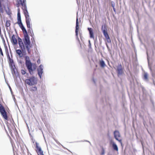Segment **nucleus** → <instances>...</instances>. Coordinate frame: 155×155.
Instances as JSON below:
<instances>
[{
    "instance_id": "2f4dec72",
    "label": "nucleus",
    "mask_w": 155,
    "mask_h": 155,
    "mask_svg": "<svg viewBox=\"0 0 155 155\" xmlns=\"http://www.w3.org/2000/svg\"><path fill=\"white\" fill-rule=\"evenodd\" d=\"M12 67H13V66H12Z\"/></svg>"
},
{
    "instance_id": "6e6552de",
    "label": "nucleus",
    "mask_w": 155,
    "mask_h": 155,
    "mask_svg": "<svg viewBox=\"0 0 155 155\" xmlns=\"http://www.w3.org/2000/svg\"><path fill=\"white\" fill-rule=\"evenodd\" d=\"M32 141L34 143H35L34 145L35 146L36 148V150L37 153L38 155H39V147L38 146V144L35 140H32Z\"/></svg>"
},
{
    "instance_id": "20e7f679",
    "label": "nucleus",
    "mask_w": 155,
    "mask_h": 155,
    "mask_svg": "<svg viewBox=\"0 0 155 155\" xmlns=\"http://www.w3.org/2000/svg\"><path fill=\"white\" fill-rule=\"evenodd\" d=\"M25 82L26 84L30 86H32L37 83L36 78L32 76L28 79H25Z\"/></svg>"
},
{
    "instance_id": "6ab92c4d",
    "label": "nucleus",
    "mask_w": 155,
    "mask_h": 155,
    "mask_svg": "<svg viewBox=\"0 0 155 155\" xmlns=\"http://www.w3.org/2000/svg\"><path fill=\"white\" fill-rule=\"evenodd\" d=\"M105 37L107 40V42L110 43L111 42L110 39L108 35Z\"/></svg>"
},
{
    "instance_id": "c85d7f7f",
    "label": "nucleus",
    "mask_w": 155,
    "mask_h": 155,
    "mask_svg": "<svg viewBox=\"0 0 155 155\" xmlns=\"http://www.w3.org/2000/svg\"><path fill=\"white\" fill-rule=\"evenodd\" d=\"M4 1V0H0V4H2V2Z\"/></svg>"
},
{
    "instance_id": "f8f14e48",
    "label": "nucleus",
    "mask_w": 155,
    "mask_h": 155,
    "mask_svg": "<svg viewBox=\"0 0 155 155\" xmlns=\"http://www.w3.org/2000/svg\"><path fill=\"white\" fill-rule=\"evenodd\" d=\"M111 143L112 145V147L113 149L117 151H118V148L117 145L113 141H111Z\"/></svg>"
},
{
    "instance_id": "f03ea898",
    "label": "nucleus",
    "mask_w": 155,
    "mask_h": 155,
    "mask_svg": "<svg viewBox=\"0 0 155 155\" xmlns=\"http://www.w3.org/2000/svg\"><path fill=\"white\" fill-rule=\"evenodd\" d=\"M20 2V4L18 1L17 3L16 4V6L17 7H19L20 4L22 6V9L23 11L24 14L25 15L26 18V22L27 27L28 28H30V18L29 17V13L27 9V7L26 5V0H19Z\"/></svg>"
},
{
    "instance_id": "dca6fc26",
    "label": "nucleus",
    "mask_w": 155,
    "mask_h": 155,
    "mask_svg": "<svg viewBox=\"0 0 155 155\" xmlns=\"http://www.w3.org/2000/svg\"><path fill=\"white\" fill-rule=\"evenodd\" d=\"M17 23L18 24L19 26L21 28H22V27H24L22 23L21 22V20L18 21H17Z\"/></svg>"
},
{
    "instance_id": "2eb2a0df",
    "label": "nucleus",
    "mask_w": 155,
    "mask_h": 155,
    "mask_svg": "<svg viewBox=\"0 0 155 155\" xmlns=\"http://www.w3.org/2000/svg\"><path fill=\"white\" fill-rule=\"evenodd\" d=\"M17 23L18 24L19 26L21 28H22V27H24L22 23L21 22V20L18 21H17Z\"/></svg>"
},
{
    "instance_id": "a878e982",
    "label": "nucleus",
    "mask_w": 155,
    "mask_h": 155,
    "mask_svg": "<svg viewBox=\"0 0 155 155\" xmlns=\"http://www.w3.org/2000/svg\"><path fill=\"white\" fill-rule=\"evenodd\" d=\"M39 153L41 155H44L43 152L41 150V149L39 148Z\"/></svg>"
},
{
    "instance_id": "ddd939ff",
    "label": "nucleus",
    "mask_w": 155,
    "mask_h": 155,
    "mask_svg": "<svg viewBox=\"0 0 155 155\" xmlns=\"http://www.w3.org/2000/svg\"><path fill=\"white\" fill-rule=\"evenodd\" d=\"M78 19L77 18L76 20V34L77 36L78 35Z\"/></svg>"
},
{
    "instance_id": "9d476101",
    "label": "nucleus",
    "mask_w": 155,
    "mask_h": 155,
    "mask_svg": "<svg viewBox=\"0 0 155 155\" xmlns=\"http://www.w3.org/2000/svg\"><path fill=\"white\" fill-rule=\"evenodd\" d=\"M88 29L89 32V34L90 35V37L91 38H94V35L93 34V30L91 28H88Z\"/></svg>"
},
{
    "instance_id": "0eeeda50",
    "label": "nucleus",
    "mask_w": 155,
    "mask_h": 155,
    "mask_svg": "<svg viewBox=\"0 0 155 155\" xmlns=\"http://www.w3.org/2000/svg\"><path fill=\"white\" fill-rule=\"evenodd\" d=\"M11 41L12 44L14 45H15L17 44V39L16 38V36L13 35L11 38Z\"/></svg>"
},
{
    "instance_id": "9b49d317",
    "label": "nucleus",
    "mask_w": 155,
    "mask_h": 155,
    "mask_svg": "<svg viewBox=\"0 0 155 155\" xmlns=\"http://www.w3.org/2000/svg\"><path fill=\"white\" fill-rule=\"evenodd\" d=\"M117 70L119 74H121L123 73L122 66L121 65H119L117 68Z\"/></svg>"
},
{
    "instance_id": "b1692460",
    "label": "nucleus",
    "mask_w": 155,
    "mask_h": 155,
    "mask_svg": "<svg viewBox=\"0 0 155 155\" xmlns=\"http://www.w3.org/2000/svg\"><path fill=\"white\" fill-rule=\"evenodd\" d=\"M144 78L145 79L147 80L148 79V74L146 73H145L144 74Z\"/></svg>"
},
{
    "instance_id": "4be33fe9",
    "label": "nucleus",
    "mask_w": 155,
    "mask_h": 155,
    "mask_svg": "<svg viewBox=\"0 0 155 155\" xmlns=\"http://www.w3.org/2000/svg\"><path fill=\"white\" fill-rule=\"evenodd\" d=\"M103 34L105 37H106V36H108V35L107 33V31L105 30H103Z\"/></svg>"
},
{
    "instance_id": "393cba45",
    "label": "nucleus",
    "mask_w": 155,
    "mask_h": 155,
    "mask_svg": "<svg viewBox=\"0 0 155 155\" xmlns=\"http://www.w3.org/2000/svg\"><path fill=\"white\" fill-rule=\"evenodd\" d=\"M26 71L25 70H21V73L23 75H24L26 74Z\"/></svg>"
},
{
    "instance_id": "bb28decb",
    "label": "nucleus",
    "mask_w": 155,
    "mask_h": 155,
    "mask_svg": "<svg viewBox=\"0 0 155 155\" xmlns=\"http://www.w3.org/2000/svg\"><path fill=\"white\" fill-rule=\"evenodd\" d=\"M112 6L114 10V5L112 3Z\"/></svg>"
},
{
    "instance_id": "412c9836",
    "label": "nucleus",
    "mask_w": 155,
    "mask_h": 155,
    "mask_svg": "<svg viewBox=\"0 0 155 155\" xmlns=\"http://www.w3.org/2000/svg\"><path fill=\"white\" fill-rule=\"evenodd\" d=\"M30 90L32 91H35L37 90V88L36 87H32L30 89Z\"/></svg>"
},
{
    "instance_id": "f257e3e1",
    "label": "nucleus",
    "mask_w": 155,
    "mask_h": 155,
    "mask_svg": "<svg viewBox=\"0 0 155 155\" xmlns=\"http://www.w3.org/2000/svg\"><path fill=\"white\" fill-rule=\"evenodd\" d=\"M21 29L24 33H25L24 35V38L22 40L20 38H18V44L21 49H17L15 51L16 53L20 58L23 57L24 53L25 52V48L29 52V49L31 47L30 41L27 31L24 27H22Z\"/></svg>"
},
{
    "instance_id": "a211bd4d",
    "label": "nucleus",
    "mask_w": 155,
    "mask_h": 155,
    "mask_svg": "<svg viewBox=\"0 0 155 155\" xmlns=\"http://www.w3.org/2000/svg\"><path fill=\"white\" fill-rule=\"evenodd\" d=\"M105 37L107 40V42L110 43L111 42L110 39L108 35Z\"/></svg>"
},
{
    "instance_id": "39448f33",
    "label": "nucleus",
    "mask_w": 155,
    "mask_h": 155,
    "mask_svg": "<svg viewBox=\"0 0 155 155\" xmlns=\"http://www.w3.org/2000/svg\"><path fill=\"white\" fill-rule=\"evenodd\" d=\"M0 112L3 118L6 120H7L8 117L7 114L6 112L5 111L4 107L1 104H0Z\"/></svg>"
},
{
    "instance_id": "5701e85b",
    "label": "nucleus",
    "mask_w": 155,
    "mask_h": 155,
    "mask_svg": "<svg viewBox=\"0 0 155 155\" xmlns=\"http://www.w3.org/2000/svg\"><path fill=\"white\" fill-rule=\"evenodd\" d=\"M0 12H3V9L2 5V4H0Z\"/></svg>"
},
{
    "instance_id": "f3484780",
    "label": "nucleus",
    "mask_w": 155,
    "mask_h": 155,
    "mask_svg": "<svg viewBox=\"0 0 155 155\" xmlns=\"http://www.w3.org/2000/svg\"><path fill=\"white\" fill-rule=\"evenodd\" d=\"M42 65H41L39 66V76L40 78H41V77L40 75V73L42 74L43 73L42 71Z\"/></svg>"
},
{
    "instance_id": "4468645a",
    "label": "nucleus",
    "mask_w": 155,
    "mask_h": 155,
    "mask_svg": "<svg viewBox=\"0 0 155 155\" xmlns=\"http://www.w3.org/2000/svg\"><path fill=\"white\" fill-rule=\"evenodd\" d=\"M100 64L101 67H104L105 65V64L104 61L102 60L100 61Z\"/></svg>"
},
{
    "instance_id": "cd10ccee",
    "label": "nucleus",
    "mask_w": 155,
    "mask_h": 155,
    "mask_svg": "<svg viewBox=\"0 0 155 155\" xmlns=\"http://www.w3.org/2000/svg\"><path fill=\"white\" fill-rule=\"evenodd\" d=\"M17 11H18V13H20V9L19 8H18V10H17Z\"/></svg>"
},
{
    "instance_id": "423d86ee",
    "label": "nucleus",
    "mask_w": 155,
    "mask_h": 155,
    "mask_svg": "<svg viewBox=\"0 0 155 155\" xmlns=\"http://www.w3.org/2000/svg\"><path fill=\"white\" fill-rule=\"evenodd\" d=\"M114 135L115 139L119 142L122 144V140L121 139V136L119 132L117 130L114 132Z\"/></svg>"
},
{
    "instance_id": "473e14b6",
    "label": "nucleus",
    "mask_w": 155,
    "mask_h": 155,
    "mask_svg": "<svg viewBox=\"0 0 155 155\" xmlns=\"http://www.w3.org/2000/svg\"><path fill=\"white\" fill-rule=\"evenodd\" d=\"M38 61H39V60H38V61H37V62H38Z\"/></svg>"
},
{
    "instance_id": "7c9ffc66",
    "label": "nucleus",
    "mask_w": 155,
    "mask_h": 155,
    "mask_svg": "<svg viewBox=\"0 0 155 155\" xmlns=\"http://www.w3.org/2000/svg\"><path fill=\"white\" fill-rule=\"evenodd\" d=\"M89 42L90 44V40L89 41Z\"/></svg>"
},
{
    "instance_id": "c756f323",
    "label": "nucleus",
    "mask_w": 155,
    "mask_h": 155,
    "mask_svg": "<svg viewBox=\"0 0 155 155\" xmlns=\"http://www.w3.org/2000/svg\"><path fill=\"white\" fill-rule=\"evenodd\" d=\"M37 70H38V74L39 75V69H37Z\"/></svg>"
},
{
    "instance_id": "1a4fd4ad",
    "label": "nucleus",
    "mask_w": 155,
    "mask_h": 155,
    "mask_svg": "<svg viewBox=\"0 0 155 155\" xmlns=\"http://www.w3.org/2000/svg\"><path fill=\"white\" fill-rule=\"evenodd\" d=\"M11 25V21L9 20H8L6 21L5 26L6 27L7 30H8V28L10 29Z\"/></svg>"
},
{
    "instance_id": "aec40b11",
    "label": "nucleus",
    "mask_w": 155,
    "mask_h": 155,
    "mask_svg": "<svg viewBox=\"0 0 155 155\" xmlns=\"http://www.w3.org/2000/svg\"><path fill=\"white\" fill-rule=\"evenodd\" d=\"M17 20L18 21L21 20V16L20 13H17Z\"/></svg>"
},
{
    "instance_id": "7ed1b4c3",
    "label": "nucleus",
    "mask_w": 155,
    "mask_h": 155,
    "mask_svg": "<svg viewBox=\"0 0 155 155\" xmlns=\"http://www.w3.org/2000/svg\"><path fill=\"white\" fill-rule=\"evenodd\" d=\"M25 58V64L30 74H34L37 68V66L35 63H32L31 62L28 56H26Z\"/></svg>"
}]
</instances>
